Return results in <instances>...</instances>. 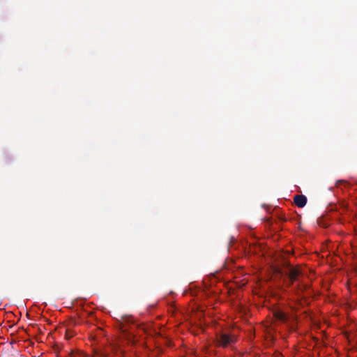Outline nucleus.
<instances>
[{
    "label": "nucleus",
    "instance_id": "f257e3e1",
    "mask_svg": "<svg viewBox=\"0 0 357 357\" xmlns=\"http://www.w3.org/2000/svg\"><path fill=\"white\" fill-rule=\"evenodd\" d=\"M216 341L219 347H227L236 342V337L229 333L221 332L217 334Z\"/></svg>",
    "mask_w": 357,
    "mask_h": 357
},
{
    "label": "nucleus",
    "instance_id": "f03ea898",
    "mask_svg": "<svg viewBox=\"0 0 357 357\" xmlns=\"http://www.w3.org/2000/svg\"><path fill=\"white\" fill-rule=\"evenodd\" d=\"M284 274L288 276L290 281V284H292L294 282L299 280L301 271L298 268L289 266Z\"/></svg>",
    "mask_w": 357,
    "mask_h": 357
},
{
    "label": "nucleus",
    "instance_id": "7ed1b4c3",
    "mask_svg": "<svg viewBox=\"0 0 357 357\" xmlns=\"http://www.w3.org/2000/svg\"><path fill=\"white\" fill-rule=\"evenodd\" d=\"M294 204L299 208H303L307 203V198L303 195H296L294 197Z\"/></svg>",
    "mask_w": 357,
    "mask_h": 357
},
{
    "label": "nucleus",
    "instance_id": "20e7f679",
    "mask_svg": "<svg viewBox=\"0 0 357 357\" xmlns=\"http://www.w3.org/2000/svg\"><path fill=\"white\" fill-rule=\"evenodd\" d=\"M275 317L278 320H280L282 321H286V320H287V317H286L285 314L282 312H278L275 314Z\"/></svg>",
    "mask_w": 357,
    "mask_h": 357
},
{
    "label": "nucleus",
    "instance_id": "39448f33",
    "mask_svg": "<svg viewBox=\"0 0 357 357\" xmlns=\"http://www.w3.org/2000/svg\"><path fill=\"white\" fill-rule=\"evenodd\" d=\"M65 335L67 339H70L75 335V333L70 329H66Z\"/></svg>",
    "mask_w": 357,
    "mask_h": 357
},
{
    "label": "nucleus",
    "instance_id": "423d86ee",
    "mask_svg": "<svg viewBox=\"0 0 357 357\" xmlns=\"http://www.w3.org/2000/svg\"><path fill=\"white\" fill-rule=\"evenodd\" d=\"M126 321L128 323H131V324H134V320L132 317H127L126 319Z\"/></svg>",
    "mask_w": 357,
    "mask_h": 357
},
{
    "label": "nucleus",
    "instance_id": "0eeeda50",
    "mask_svg": "<svg viewBox=\"0 0 357 357\" xmlns=\"http://www.w3.org/2000/svg\"><path fill=\"white\" fill-rule=\"evenodd\" d=\"M71 357H79V356H77V355H75L74 354H71Z\"/></svg>",
    "mask_w": 357,
    "mask_h": 357
}]
</instances>
